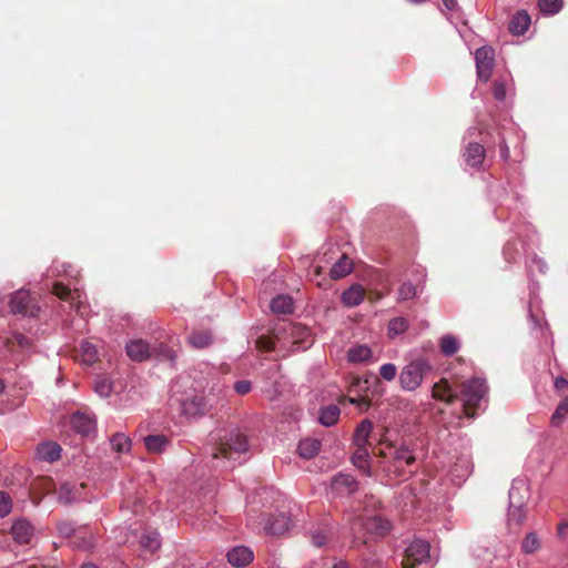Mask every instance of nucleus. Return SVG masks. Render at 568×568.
Masks as SVG:
<instances>
[{
	"label": "nucleus",
	"mask_w": 568,
	"mask_h": 568,
	"mask_svg": "<svg viewBox=\"0 0 568 568\" xmlns=\"http://www.w3.org/2000/svg\"><path fill=\"white\" fill-rule=\"evenodd\" d=\"M210 443L214 446L212 457L215 466L227 467V463L239 460L248 448L246 436L237 428H220L211 433Z\"/></svg>",
	"instance_id": "f257e3e1"
},
{
	"label": "nucleus",
	"mask_w": 568,
	"mask_h": 568,
	"mask_svg": "<svg viewBox=\"0 0 568 568\" xmlns=\"http://www.w3.org/2000/svg\"><path fill=\"white\" fill-rule=\"evenodd\" d=\"M170 405L180 409L181 414L195 417L207 410L204 396L192 387L190 376H180L170 388Z\"/></svg>",
	"instance_id": "f03ea898"
},
{
	"label": "nucleus",
	"mask_w": 568,
	"mask_h": 568,
	"mask_svg": "<svg viewBox=\"0 0 568 568\" xmlns=\"http://www.w3.org/2000/svg\"><path fill=\"white\" fill-rule=\"evenodd\" d=\"M312 337L306 326L300 323H288L284 328V336L276 335V341L265 342L263 347L267 349L276 348V343L291 344V351L296 352L306 349L312 344Z\"/></svg>",
	"instance_id": "7ed1b4c3"
},
{
	"label": "nucleus",
	"mask_w": 568,
	"mask_h": 568,
	"mask_svg": "<svg viewBox=\"0 0 568 568\" xmlns=\"http://www.w3.org/2000/svg\"><path fill=\"white\" fill-rule=\"evenodd\" d=\"M486 394L487 385L481 378H473L463 384L460 398L466 416H475L474 409L481 408L483 404L486 403Z\"/></svg>",
	"instance_id": "20e7f679"
},
{
	"label": "nucleus",
	"mask_w": 568,
	"mask_h": 568,
	"mask_svg": "<svg viewBox=\"0 0 568 568\" xmlns=\"http://www.w3.org/2000/svg\"><path fill=\"white\" fill-rule=\"evenodd\" d=\"M256 509L251 507L247 513V524L258 531H265L268 535H282L290 529L291 518L284 513L278 514L272 519H265L264 514L256 515Z\"/></svg>",
	"instance_id": "39448f33"
},
{
	"label": "nucleus",
	"mask_w": 568,
	"mask_h": 568,
	"mask_svg": "<svg viewBox=\"0 0 568 568\" xmlns=\"http://www.w3.org/2000/svg\"><path fill=\"white\" fill-rule=\"evenodd\" d=\"M432 369L429 361L423 357L416 358L405 365L399 374V384L403 389L413 392L417 389L424 376Z\"/></svg>",
	"instance_id": "423d86ee"
},
{
	"label": "nucleus",
	"mask_w": 568,
	"mask_h": 568,
	"mask_svg": "<svg viewBox=\"0 0 568 568\" xmlns=\"http://www.w3.org/2000/svg\"><path fill=\"white\" fill-rule=\"evenodd\" d=\"M390 523L382 516H372L365 519L362 516H356L351 519V529L354 534L365 530L374 536H384L390 530Z\"/></svg>",
	"instance_id": "0eeeda50"
},
{
	"label": "nucleus",
	"mask_w": 568,
	"mask_h": 568,
	"mask_svg": "<svg viewBox=\"0 0 568 568\" xmlns=\"http://www.w3.org/2000/svg\"><path fill=\"white\" fill-rule=\"evenodd\" d=\"M430 546L422 539H414L405 550L404 568H414L416 565L427 562L430 559Z\"/></svg>",
	"instance_id": "6e6552de"
},
{
	"label": "nucleus",
	"mask_w": 568,
	"mask_h": 568,
	"mask_svg": "<svg viewBox=\"0 0 568 568\" xmlns=\"http://www.w3.org/2000/svg\"><path fill=\"white\" fill-rule=\"evenodd\" d=\"M412 273L415 276V284H413L410 281H405L402 283V285L398 288V300L399 301H407L413 300L418 296L419 292L422 291L423 284L426 280V271L423 266L418 265L413 267Z\"/></svg>",
	"instance_id": "1a4fd4ad"
},
{
	"label": "nucleus",
	"mask_w": 568,
	"mask_h": 568,
	"mask_svg": "<svg viewBox=\"0 0 568 568\" xmlns=\"http://www.w3.org/2000/svg\"><path fill=\"white\" fill-rule=\"evenodd\" d=\"M494 55V50L490 47H481L475 52L477 77L484 82H487L491 77Z\"/></svg>",
	"instance_id": "9d476101"
},
{
	"label": "nucleus",
	"mask_w": 568,
	"mask_h": 568,
	"mask_svg": "<svg viewBox=\"0 0 568 568\" xmlns=\"http://www.w3.org/2000/svg\"><path fill=\"white\" fill-rule=\"evenodd\" d=\"M10 308L13 314H21L26 316H36L38 307L32 302L29 292L19 290L10 300Z\"/></svg>",
	"instance_id": "9b49d317"
},
{
	"label": "nucleus",
	"mask_w": 568,
	"mask_h": 568,
	"mask_svg": "<svg viewBox=\"0 0 568 568\" xmlns=\"http://www.w3.org/2000/svg\"><path fill=\"white\" fill-rule=\"evenodd\" d=\"M53 293L59 298L70 302L72 307H77V311L83 314L84 302L82 301V292L80 288L74 286L70 287V284L64 285L62 283H55L53 286Z\"/></svg>",
	"instance_id": "f8f14e48"
},
{
	"label": "nucleus",
	"mask_w": 568,
	"mask_h": 568,
	"mask_svg": "<svg viewBox=\"0 0 568 568\" xmlns=\"http://www.w3.org/2000/svg\"><path fill=\"white\" fill-rule=\"evenodd\" d=\"M34 526L26 518L13 520L10 534L13 540L20 545L29 544L34 537Z\"/></svg>",
	"instance_id": "ddd939ff"
},
{
	"label": "nucleus",
	"mask_w": 568,
	"mask_h": 568,
	"mask_svg": "<svg viewBox=\"0 0 568 568\" xmlns=\"http://www.w3.org/2000/svg\"><path fill=\"white\" fill-rule=\"evenodd\" d=\"M473 471V463L469 454H462L449 470V476L455 485H460Z\"/></svg>",
	"instance_id": "4468645a"
},
{
	"label": "nucleus",
	"mask_w": 568,
	"mask_h": 568,
	"mask_svg": "<svg viewBox=\"0 0 568 568\" xmlns=\"http://www.w3.org/2000/svg\"><path fill=\"white\" fill-rule=\"evenodd\" d=\"M84 486L77 485L74 483L64 481L60 484V487L57 491L58 499L60 503L64 505H69L71 503L78 501L81 499L82 491Z\"/></svg>",
	"instance_id": "2eb2a0df"
},
{
	"label": "nucleus",
	"mask_w": 568,
	"mask_h": 568,
	"mask_svg": "<svg viewBox=\"0 0 568 568\" xmlns=\"http://www.w3.org/2000/svg\"><path fill=\"white\" fill-rule=\"evenodd\" d=\"M529 498V487L525 479H514L509 489V504L525 506Z\"/></svg>",
	"instance_id": "dca6fc26"
},
{
	"label": "nucleus",
	"mask_w": 568,
	"mask_h": 568,
	"mask_svg": "<svg viewBox=\"0 0 568 568\" xmlns=\"http://www.w3.org/2000/svg\"><path fill=\"white\" fill-rule=\"evenodd\" d=\"M332 490L336 495H351L357 489V481L347 474H339L332 480Z\"/></svg>",
	"instance_id": "f3484780"
},
{
	"label": "nucleus",
	"mask_w": 568,
	"mask_h": 568,
	"mask_svg": "<svg viewBox=\"0 0 568 568\" xmlns=\"http://www.w3.org/2000/svg\"><path fill=\"white\" fill-rule=\"evenodd\" d=\"M36 456L39 460L53 463L61 457V447L53 442H44L37 446Z\"/></svg>",
	"instance_id": "a211bd4d"
},
{
	"label": "nucleus",
	"mask_w": 568,
	"mask_h": 568,
	"mask_svg": "<svg viewBox=\"0 0 568 568\" xmlns=\"http://www.w3.org/2000/svg\"><path fill=\"white\" fill-rule=\"evenodd\" d=\"M227 560L234 567H243L253 560V551L245 546H237L227 552Z\"/></svg>",
	"instance_id": "6ab92c4d"
},
{
	"label": "nucleus",
	"mask_w": 568,
	"mask_h": 568,
	"mask_svg": "<svg viewBox=\"0 0 568 568\" xmlns=\"http://www.w3.org/2000/svg\"><path fill=\"white\" fill-rule=\"evenodd\" d=\"M322 448V442L317 438L306 437L300 440L297 445V454L301 458L312 459Z\"/></svg>",
	"instance_id": "aec40b11"
},
{
	"label": "nucleus",
	"mask_w": 568,
	"mask_h": 568,
	"mask_svg": "<svg viewBox=\"0 0 568 568\" xmlns=\"http://www.w3.org/2000/svg\"><path fill=\"white\" fill-rule=\"evenodd\" d=\"M126 354L132 361L142 362L150 356V346L143 339H134L126 344Z\"/></svg>",
	"instance_id": "412c9836"
},
{
	"label": "nucleus",
	"mask_w": 568,
	"mask_h": 568,
	"mask_svg": "<svg viewBox=\"0 0 568 568\" xmlns=\"http://www.w3.org/2000/svg\"><path fill=\"white\" fill-rule=\"evenodd\" d=\"M364 287L359 284H353L343 292L341 300L346 307H354L359 305L364 301Z\"/></svg>",
	"instance_id": "4be33fe9"
},
{
	"label": "nucleus",
	"mask_w": 568,
	"mask_h": 568,
	"mask_svg": "<svg viewBox=\"0 0 568 568\" xmlns=\"http://www.w3.org/2000/svg\"><path fill=\"white\" fill-rule=\"evenodd\" d=\"M433 396L436 399L452 404L458 397L457 392L453 389L446 379L440 381L433 387Z\"/></svg>",
	"instance_id": "5701e85b"
},
{
	"label": "nucleus",
	"mask_w": 568,
	"mask_h": 568,
	"mask_svg": "<svg viewBox=\"0 0 568 568\" xmlns=\"http://www.w3.org/2000/svg\"><path fill=\"white\" fill-rule=\"evenodd\" d=\"M69 423L81 435H88L94 428L93 419L83 413L72 414Z\"/></svg>",
	"instance_id": "b1692460"
},
{
	"label": "nucleus",
	"mask_w": 568,
	"mask_h": 568,
	"mask_svg": "<svg viewBox=\"0 0 568 568\" xmlns=\"http://www.w3.org/2000/svg\"><path fill=\"white\" fill-rule=\"evenodd\" d=\"M530 26V17L529 14L521 10L514 14L513 19L509 23V31L513 34L520 36L524 34Z\"/></svg>",
	"instance_id": "393cba45"
},
{
	"label": "nucleus",
	"mask_w": 568,
	"mask_h": 568,
	"mask_svg": "<svg viewBox=\"0 0 568 568\" xmlns=\"http://www.w3.org/2000/svg\"><path fill=\"white\" fill-rule=\"evenodd\" d=\"M466 163L471 168L479 166L485 158V150L478 143H469L464 153Z\"/></svg>",
	"instance_id": "a878e982"
},
{
	"label": "nucleus",
	"mask_w": 568,
	"mask_h": 568,
	"mask_svg": "<svg viewBox=\"0 0 568 568\" xmlns=\"http://www.w3.org/2000/svg\"><path fill=\"white\" fill-rule=\"evenodd\" d=\"M353 270V262L352 260L346 255L343 254L336 261L333 266L331 267L329 275L333 280H339L342 277H345L348 275Z\"/></svg>",
	"instance_id": "bb28decb"
},
{
	"label": "nucleus",
	"mask_w": 568,
	"mask_h": 568,
	"mask_svg": "<svg viewBox=\"0 0 568 568\" xmlns=\"http://www.w3.org/2000/svg\"><path fill=\"white\" fill-rule=\"evenodd\" d=\"M353 465L363 471L365 475L371 476L369 469V453L366 446L356 447L352 456Z\"/></svg>",
	"instance_id": "cd10ccee"
},
{
	"label": "nucleus",
	"mask_w": 568,
	"mask_h": 568,
	"mask_svg": "<svg viewBox=\"0 0 568 568\" xmlns=\"http://www.w3.org/2000/svg\"><path fill=\"white\" fill-rule=\"evenodd\" d=\"M372 429L373 424L369 419H364L359 423L354 433V444L356 447L367 446Z\"/></svg>",
	"instance_id": "c85d7f7f"
},
{
	"label": "nucleus",
	"mask_w": 568,
	"mask_h": 568,
	"mask_svg": "<svg viewBox=\"0 0 568 568\" xmlns=\"http://www.w3.org/2000/svg\"><path fill=\"white\" fill-rule=\"evenodd\" d=\"M169 443V438L164 435H150L144 438L145 447L150 453H162Z\"/></svg>",
	"instance_id": "c756f323"
},
{
	"label": "nucleus",
	"mask_w": 568,
	"mask_h": 568,
	"mask_svg": "<svg viewBox=\"0 0 568 568\" xmlns=\"http://www.w3.org/2000/svg\"><path fill=\"white\" fill-rule=\"evenodd\" d=\"M271 310L275 314H288L293 311V300L288 295H278L272 300Z\"/></svg>",
	"instance_id": "7c9ffc66"
},
{
	"label": "nucleus",
	"mask_w": 568,
	"mask_h": 568,
	"mask_svg": "<svg viewBox=\"0 0 568 568\" xmlns=\"http://www.w3.org/2000/svg\"><path fill=\"white\" fill-rule=\"evenodd\" d=\"M339 414L338 406L328 405L321 409L318 420L323 426L329 427L338 420Z\"/></svg>",
	"instance_id": "2f4dec72"
},
{
	"label": "nucleus",
	"mask_w": 568,
	"mask_h": 568,
	"mask_svg": "<svg viewBox=\"0 0 568 568\" xmlns=\"http://www.w3.org/2000/svg\"><path fill=\"white\" fill-rule=\"evenodd\" d=\"M140 545L145 550L154 552L161 546L160 534L155 530L143 532L140 538Z\"/></svg>",
	"instance_id": "473e14b6"
},
{
	"label": "nucleus",
	"mask_w": 568,
	"mask_h": 568,
	"mask_svg": "<svg viewBox=\"0 0 568 568\" xmlns=\"http://www.w3.org/2000/svg\"><path fill=\"white\" fill-rule=\"evenodd\" d=\"M372 356V351L366 345H355L351 347L347 352V358L352 363H363L369 359Z\"/></svg>",
	"instance_id": "72a5a7b5"
},
{
	"label": "nucleus",
	"mask_w": 568,
	"mask_h": 568,
	"mask_svg": "<svg viewBox=\"0 0 568 568\" xmlns=\"http://www.w3.org/2000/svg\"><path fill=\"white\" fill-rule=\"evenodd\" d=\"M213 342V337L210 332L207 331H199L193 332L189 336V343L194 348H205L210 346Z\"/></svg>",
	"instance_id": "f704fd0d"
},
{
	"label": "nucleus",
	"mask_w": 568,
	"mask_h": 568,
	"mask_svg": "<svg viewBox=\"0 0 568 568\" xmlns=\"http://www.w3.org/2000/svg\"><path fill=\"white\" fill-rule=\"evenodd\" d=\"M526 519L525 506L510 505L508 508V525L510 527H519Z\"/></svg>",
	"instance_id": "c9c22d12"
},
{
	"label": "nucleus",
	"mask_w": 568,
	"mask_h": 568,
	"mask_svg": "<svg viewBox=\"0 0 568 568\" xmlns=\"http://www.w3.org/2000/svg\"><path fill=\"white\" fill-rule=\"evenodd\" d=\"M395 467L402 468L404 465H410L415 462V456L406 446H400L394 452Z\"/></svg>",
	"instance_id": "e433bc0d"
},
{
	"label": "nucleus",
	"mask_w": 568,
	"mask_h": 568,
	"mask_svg": "<svg viewBox=\"0 0 568 568\" xmlns=\"http://www.w3.org/2000/svg\"><path fill=\"white\" fill-rule=\"evenodd\" d=\"M440 352L445 356H452L459 349V342L453 335H444L439 343Z\"/></svg>",
	"instance_id": "4c0bfd02"
},
{
	"label": "nucleus",
	"mask_w": 568,
	"mask_h": 568,
	"mask_svg": "<svg viewBox=\"0 0 568 568\" xmlns=\"http://www.w3.org/2000/svg\"><path fill=\"white\" fill-rule=\"evenodd\" d=\"M81 362L87 365H92L98 358V349L95 345L89 342H83L80 347Z\"/></svg>",
	"instance_id": "58836bf2"
},
{
	"label": "nucleus",
	"mask_w": 568,
	"mask_h": 568,
	"mask_svg": "<svg viewBox=\"0 0 568 568\" xmlns=\"http://www.w3.org/2000/svg\"><path fill=\"white\" fill-rule=\"evenodd\" d=\"M94 390L100 397H109L113 392V383L109 377L99 376L94 382Z\"/></svg>",
	"instance_id": "ea45409f"
},
{
	"label": "nucleus",
	"mask_w": 568,
	"mask_h": 568,
	"mask_svg": "<svg viewBox=\"0 0 568 568\" xmlns=\"http://www.w3.org/2000/svg\"><path fill=\"white\" fill-rule=\"evenodd\" d=\"M111 445L118 453H126L131 448V440L126 435L118 433L111 438Z\"/></svg>",
	"instance_id": "a19ab883"
},
{
	"label": "nucleus",
	"mask_w": 568,
	"mask_h": 568,
	"mask_svg": "<svg viewBox=\"0 0 568 568\" xmlns=\"http://www.w3.org/2000/svg\"><path fill=\"white\" fill-rule=\"evenodd\" d=\"M408 328V321L405 317L393 318L388 324V333L390 336H397L405 333Z\"/></svg>",
	"instance_id": "79ce46f5"
},
{
	"label": "nucleus",
	"mask_w": 568,
	"mask_h": 568,
	"mask_svg": "<svg viewBox=\"0 0 568 568\" xmlns=\"http://www.w3.org/2000/svg\"><path fill=\"white\" fill-rule=\"evenodd\" d=\"M539 538L535 532L527 534L521 542V549L525 554H534L539 549Z\"/></svg>",
	"instance_id": "37998d69"
},
{
	"label": "nucleus",
	"mask_w": 568,
	"mask_h": 568,
	"mask_svg": "<svg viewBox=\"0 0 568 568\" xmlns=\"http://www.w3.org/2000/svg\"><path fill=\"white\" fill-rule=\"evenodd\" d=\"M568 414V396L564 398L551 416V425L558 427Z\"/></svg>",
	"instance_id": "c03bdc74"
},
{
	"label": "nucleus",
	"mask_w": 568,
	"mask_h": 568,
	"mask_svg": "<svg viewBox=\"0 0 568 568\" xmlns=\"http://www.w3.org/2000/svg\"><path fill=\"white\" fill-rule=\"evenodd\" d=\"M539 9L546 14H556L562 7V0H539Z\"/></svg>",
	"instance_id": "a18cd8bd"
},
{
	"label": "nucleus",
	"mask_w": 568,
	"mask_h": 568,
	"mask_svg": "<svg viewBox=\"0 0 568 568\" xmlns=\"http://www.w3.org/2000/svg\"><path fill=\"white\" fill-rule=\"evenodd\" d=\"M12 498L6 491H0V518L8 516L12 510Z\"/></svg>",
	"instance_id": "49530a36"
},
{
	"label": "nucleus",
	"mask_w": 568,
	"mask_h": 568,
	"mask_svg": "<svg viewBox=\"0 0 568 568\" xmlns=\"http://www.w3.org/2000/svg\"><path fill=\"white\" fill-rule=\"evenodd\" d=\"M57 530L61 537L69 538L75 532V526L72 521L61 520L57 524Z\"/></svg>",
	"instance_id": "de8ad7c7"
},
{
	"label": "nucleus",
	"mask_w": 568,
	"mask_h": 568,
	"mask_svg": "<svg viewBox=\"0 0 568 568\" xmlns=\"http://www.w3.org/2000/svg\"><path fill=\"white\" fill-rule=\"evenodd\" d=\"M379 375L383 379L390 382L393 381L397 375V368L394 364L387 363L383 364L379 367Z\"/></svg>",
	"instance_id": "09e8293b"
},
{
	"label": "nucleus",
	"mask_w": 568,
	"mask_h": 568,
	"mask_svg": "<svg viewBox=\"0 0 568 568\" xmlns=\"http://www.w3.org/2000/svg\"><path fill=\"white\" fill-rule=\"evenodd\" d=\"M527 267L529 273H534L535 271H538L539 273H545L547 265L542 258L535 255L527 263Z\"/></svg>",
	"instance_id": "8fccbe9b"
},
{
	"label": "nucleus",
	"mask_w": 568,
	"mask_h": 568,
	"mask_svg": "<svg viewBox=\"0 0 568 568\" xmlns=\"http://www.w3.org/2000/svg\"><path fill=\"white\" fill-rule=\"evenodd\" d=\"M62 270L59 268V265H54L53 267V274H57V275H67V276H70V277H75V275L73 274L74 270L72 268L71 265H67V264H61L60 265Z\"/></svg>",
	"instance_id": "3c124183"
},
{
	"label": "nucleus",
	"mask_w": 568,
	"mask_h": 568,
	"mask_svg": "<svg viewBox=\"0 0 568 568\" xmlns=\"http://www.w3.org/2000/svg\"><path fill=\"white\" fill-rule=\"evenodd\" d=\"M251 382L248 381H239L234 384V389L239 395H245L251 390Z\"/></svg>",
	"instance_id": "603ef678"
},
{
	"label": "nucleus",
	"mask_w": 568,
	"mask_h": 568,
	"mask_svg": "<svg viewBox=\"0 0 568 568\" xmlns=\"http://www.w3.org/2000/svg\"><path fill=\"white\" fill-rule=\"evenodd\" d=\"M495 99L503 101L506 98V89L501 82H495L493 88Z\"/></svg>",
	"instance_id": "864d4df0"
},
{
	"label": "nucleus",
	"mask_w": 568,
	"mask_h": 568,
	"mask_svg": "<svg viewBox=\"0 0 568 568\" xmlns=\"http://www.w3.org/2000/svg\"><path fill=\"white\" fill-rule=\"evenodd\" d=\"M94 537L92 535L82 538L81 542L77 544L78 548H81L83 550H89L94 546Z\"/></svg>",
	"instance_id": "5fc2aeb1"
},
{
	"label": "nucleus",
	"mask_w": 568,
	"mask_h": 568,
	"mask_svg": "<svg viewBox=\"0 0 568 568\" xmlns=\"http://www.w3.org/2000/svg\"><path fill=\"white\" fill-rule=\"evenodd\" d=\"M312 542L316 546V547H321L323 545H325L326 542V536L323 534V532H314L312 535Z\"/></svg>",
	"instance_id": "6e6d98bb"
},
{
	"label": "nucleus",
	"mask_w": 568,
	"mask_h": 568,
	"mask_svg": "<svg viewBox=\"0 0 568 568\" xmlns=\"http://www.w3.org/2000/svg\"><path fill=\"white\" fill-rule=\"evenodd\" d=\"M554 385H555V388H556L557 390H561V389H564L565 387H567V385H568V381H567L566 378H564V377H557V378L555 379Z\"/></svg>",
	"instance_id": "4d7b16f0"
},
{
	"label": "nucleus",
	"mask_w": 568,
	"mask_h": 568,
	"mask_svg": "<svg viewBox=\"0 0 568 568\" xmlns=\"http://www.w3.org/2000/svg\"><path fill=\"white\" fill-rule=\"evenodd\" d=\"M443 3L448 10H454L457 7L456 0H443Z\"/></svg>",
	"instance_id": "13d9d810"
},
{
	"label": "nucleus",
	"mask_w": 568,
	"mask_h": 568,
	"mask_svg": "<svg viewBox=\"0 0 568 568\" xmlns=\"http://www.w3.org/2000/svg\"><path fill=\"white\" fill-rule=\"evenodd\" d=\"M566 529H568V523L564 521L558 526V536L564 537Z\"/></svg>",
	"instance_id": "bf43d9fd"
},
{
	"label": "nucleus",
	"mask_w": 568,
	"mask_h": 568,
	"mask_svg": "<svg viewBox=\"0 0 568 568\" xmlns=\"http://www.w3.org/2000/svg\"><path fill=\"white\" fill-rule=\"evenodd\" d=\"M16 338H17V342L19 343V345H21V346L27 345V338L23 335L19 334L16 336Z\"/></svg>",
	"instance_id": "052dcab7"
},
{
	"label": "nucleus",
	"mask_w": 568,
	"mask_h": 568,
	"mask_svg": "<svg viewBox=\"0 0 568 568\" xmlns=\"http://www.w3.org/2000/svg\"><path fill=\"white\" fill-rule=\"evenodd\" d=\"M311 568H328V567H326V564H323V562H313L311 565Z\"/></svg>",
	"instance_id": "680f3d73"
},
{
	"label": "nucleus",
	"mask_w": 568,
	"mask_h": 568,
	"mask_svg": "<svg viewBox=\"0 0 568 568\" xmlns=\"http://www.w3.org/2000/svg\"><path fill=\"white\" fill-rule=\"evenodd\" d=\"M332 568H348L346 562L344 561H338L336 564H334V566Z\"/></svg>",
	"instance_id": "e2e57ef3"
},
{
	"label": "nucleus",
	"mask_w": 568,
	"mask_h": 568,
	"mask_svg": "<svg viewBox=\"0 0 568 568\" xmlns=\"http://www.w3.org/2000/svg\"><path fill=\"white\" fill-rule=\"evenodd\" d=\"M530 321L534 323V325L537 327L539 326V323L536 321L535 316L532 314H530Z\"/></svg>",
	"instance_id": "0e129e2a"
},
{
	"label": "nucleus",
	"mask_w": 568,
	"mask_h": 568,
	"mask_svg": "<svg viewBox=\"0 0 568 568\" xmlns=\"http://www.w3.org/2000/svg\"><path fill=\"white\" fill-rule=\"evenodd\" d=\"M81 568H97V566H94L92 564H85Z\"/></svg>",
	"instance_id": "69168bd1"
},
{
	"label": "nucleus",
	"mask_w": 568,
	"mask_h": 568,
	"mask_svg": "<svg viewBox=\"0 0 568 568\" xmlns=\"http://www.w3.org/2000/svg\"><path fill=\"white\" fill-rule=\"evenodd\" d=\"M4 390V383L0 379V394Z\"/></svg>",
	"instance_id": "338daca9"
},
{
	"label": "nucleus",
	"mask_w": 568,
	"mask_h": 568,
	"mask_svg": "<svg viewBox=\"0 0 568 568\" xmlns=\"http://www.w3.org/2000/svg\"><path fill=\"white\" fill-rule=\"evenodd\" d=\"M266 494H267V490H266V489H262V490L258 493V495H260L261 497H263V496H264V495H266Z\"/></svg>",
	"instance_id": "774afa93"
}]
</instances>
